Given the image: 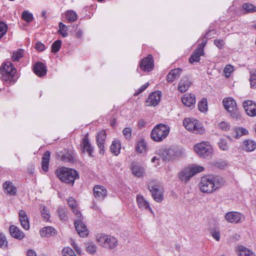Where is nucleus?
Masks as SVG:
<instances>
[{"label":"nucleus","mask_w":256,"mask_h":256,"mask_svg":"<svg viewBox=\"0 0 256 256\" xmlns=\"http://www.w3.org/2000/svg\"><path fill=\"white\" fill-rule=\"evenodd\" d=\"M58 177L64 182L74 184L76 179L79 176L77 172L72 168L62 167L56 171Z\"/></svg>","instance_id":"nucleus-3"},{"label":"nucleus","mask_w":256,"mask_h":256,"mask_svg":"<svg viewBox=\"0 0 256 256\" xmlns=\"http://www.w3.org/2000/svg\"><path fill=\"white\" fill-rule=\"evenodd\" d=\"M218 146L222 150H226L228 149V146L227 142L224 138H222L218 142Z\"/></svg>","instance_id":"nucleus-52"},{"label":"nucleus","mask_w":256,"mask_h":256,"mask_svg":"<svg viewBox=\"0 0 256 256\" xmlns=\"http://www.w3.org/2000/svg\"><path fill=\"white\" fill-rule=\"evenodd\" d=\"M62 253L63 256H76L72 249L70 248H64Z\"/></svg>","instance_id":"nucleus-50"},{"label":"nucleus","mask_w":256,"mask_h":256,"mask_svg":"<svg viewBox=\"0 0 256 256\" xmlns=\"http://www.w3.org/2000/svg\"><path fill=\"white\" fill-rule=\"evenodd\" d=\"M96 240L100 246L110 250L114 248L118 244L117 239L110 235L101 234Z\"/></svg>","instance_id":"nucleus-7"},{"label":"nucleus","mask_w":256,"mask_h":256,"mask_svg":"<svg viewBox=\"0 0 256 256\" xmlns=\"http://www.w3.org/2000/svg\"><path fill=\"white\" fill-rule=\"evenodd\" d=\"M50 156V152L47 150L42 156V168L44 172H47L48 170Z\"/></svg>","instance_id":"nucleus-28"},{"label":"nucleus","mask_w":256,"mask_h":256,"mask_svg":"<svg viewBox=\"0 0 256 256\" xmlns=\"http://www.w3.org/2000/svg\"><path fill=\"white\" fill-rule=\"evenodd\" d=\"M204 128L202 126L199 122L196 120L194 128L192 132L196 134H202L204 132Z\"/></svg>","instance_id":"nucleus-39"},{"label":"nucleus","mask_w":256,"mask_h":256,"mask_svg":"<svg viewBox=\"0 0 256 256\" xmlns=\"http://www.w3.org/2000/svg\"><path fill=\"white\" fill-rule=\"evenodd\" d=\"M243 8L246 12H256V6L249 3H246L243 4Z\"/></svg>","instance_id":"nucleus-48"},{"label":"nucleus","mask_w":256,"mask_h":256,"mask_svg":"<svg viewBox=\"0 0 256 256\" xmlns=\"http://www.w3.org/2000/svg\"><path fill=\"white\" fill-rule=\"evenodd\" d=\"M204 168L200 166L194 165L184 168L178 174V177L182 181L187 182L197 173L202 172Z\"/></svg>","instance_id":"nucleus-5"},{"label":"nucleus","mask_w":256,"mask_h":256,"mask_svg":"<svg viewBox=\"0 0 256 256\" xmlns=\"http://www.w3.org/2000/svg\"><path fill=\"white\" fill-rule=\"evenodd\" d=\"M48 212V210L46 208V206H43V208H42L41 212L46 220H48L50 217Z\"/></svg>","instance_id":"nucleus-59"},{"label":"nucleus","mask_w":256,"mask_h":256,"mask_svg":"<svg viewBox=\"0 0 256 256\" xmlns=\"http://www.w3.org/2000/svg\"><path fill=\"white\" fill-rule=\"evenodd\" d=\"M198 107L199 110L202 112H205L207 111V100L205 98H202V100L198 104Z\"/></svg>","instance_id":"nucleus-40"},{"label":"nucleus","mask_w":256,"mask_h":256,"mask_svg":"<svg viewBox=\"0 0 256 256\" xmlns=\"http://www.w3.org/2000/svg\"><path fill=\"white\" fill-rule=\"evenodd\" d=\"M8 242L5 236L0 233V248H6L7 246Z\"/></svg>","instance_id":"nucleus-51"},{"label":"nucleus","mask_w":256,"mask_h":256,"mask_svg":"<svg viewBox=\"0 0 256 256\" xmlns=\"http://www.w3.org/2000/svg\"><path fill=\"white\" fill-rule=\"evenodd\" d=\"M138 127H140V128H144L146 126V122H144V120L140 119L138 120Z\"/></svg>","instance_id":"nucleus-63"},{"label":"nucleus","mask_w":256,"mask_h":256,"mask_svg":"<svg viewBox=\"0 0 256 256\" xmlns=\"http://www.w3.org/2000/svg\"><path fill=\"white\" fill-rule=\"evenodd\" d=\"M28 256H37L36 252L32 250H30L28 251Z\"/></svg>","instance_id":"nucleus-64"},{"label":"nucleus","mask_w":256,"mask_h":256,"mask_svg":"<svg viewBox=\"0 0 256 256\" xmlns=\"http://www.w3.org/2000/svg\"><path fill=\"white\" fill-rule=\"evenodd\" d=\"M196 120H192L188 118H185L183 121V124L188 130L192 132L194 128Z\"/></svg>","instance_id":"nucleus-33"},{"label":"nucleus","mask_w":256,"mask_h":256,"mask_svg":"<svg viewBox=\"0 0 256 256\" xmlns=\"http://www.w3.org/2000/svg\"><path fill=\"white\" fill-rule=\"evenodd\" d=\"M234 70V68L232 65L228 64L226 66L224 70L226 76L228 77L230 76V73Z\"/></svg>","instance_id":"nucleus-54"},{"label":"nucleus","mask_w":256,"mask_h":256,"mask_svg":"<svg viewBox=\"0 0 256 256\" xmlns=\"http://www.w3.org/2000/svg\"><path fill=\"white\" fill-rule=\"evenodd\" d=\"M222 102L224 108L228 112L231 113L230 116L232 118L236 120L240 118V114L236 108V102L233 98H225L224 99Z\"/></svg>","instance_id":"nucleus-8"},{"label":"nucleus","mask_w":256,"mask_h":256,"mask_svg":"<svg viewBox=\"0 0 256 256\" xmlns=\"http://www.w3.org/2000/svg\"><path fill=\"white\" fill-rule=\"evenodd\" d=\"M22 18L27 22H30L34 19L32 14L26 10L22 12Z\"/></svg>","instance_id":"nucleus-43"},{"label":"nucleus","mask_w":256,"mask_h":256,"mask_svg":"<svg viewBox=\"0 0 256 256\" xmlns=\"http://www.w3.org/2000/svg\"><path fill=\"white\" fill-rule=\"evenodd\" d=\"M4 188L8 194L11 196H14L16 193V188L14 186L12 182L9 181H6L3 184Z\"/></svg>","instance_id":"nucleus-30"},{"label":"nucleus","mask_w":256,"mask_h":256,"mask_svg":"<svg viewBox=\"0 0 256 256\" xmlns=\"http://www.w3.org/2000/svg\"><path fill=\"white\" fill-rule=\"evenodd\" d=\"M238 129L240 131V135L242 136V135H246L248 134V131L246 128H239Z\"/></svg>","instance_id":"nucleus-62"},{"label":"nucleus","mask_w":256,"mask_h":256,"mask_svg":"<svg viewBox=\"0 0 256 256\" xmlns=\"http://www.w3.org/2000/svg\"><path fill=\"white\" fill-rule=\"evenodd\" d=\"M214 44L219 48L222 49L223 48L224 42V41L222 40L216 39L214 40Z\"/></svg>","instance_id":"nucleus-56"},{"label":"nucleus","mask_w":256,"mask_h":256,"mask_svg":"<svg viewBox=\"0 0 256 256\" xmlns=\"http://www.w3.org/2000/svg\"><path fill=\"white\" fill-rule=\"evenodd\" d=\"M68 204L76 216H78L81 214L76 207V201L73 198L70 197L68 200Z\"/></svg>","instance_id":"nucleus-34"},{"label":"nucleus","mask_w":256,"mask_h":256,"mask_svg":"<svg viewBox=\"0 0 256 256\" xmlns=\"http://www.w3.org/2000/svg\"><path fill=\"white\" fill-rule=\"evenodd\" d=\"M123 134L126 139H130L132 135V130L130 128H126L122 131Z\"/></svg>","instance_id":"nucleus-55"},{"label":"nucleus","mask_w":256,"mask_h":256,"mask_svg":"<svg viewBox=\"0 0 256 256\" xmlns=\"http://www.w3.org/2000/svg\"><path fill=\"white\" fill-rule=\"evenodd\" d=\"M148 189L150 190L154 200L160 202L164 200V190L159 182L152 181L148 186Z\"/></svg>","instance_id":"nucleus-6"},{"label":"nucleus","mask_w":256,"mask_h":256,"mask_svg":"<svg viewBox=\"0 0 256 256\" xmlns=\"http://www.w3.org/2000/svg\"><path fill=\"white\" fill-rule=\"evenodd\" d=\"M195 152L202 158H206L212 155V148L208 142H200L194 146Z\"/></svg>","instance_id":"nucleus-9"},{"label":"nucleus","mask_w":256,"mask_h":256,"mask_svg":"<svg viewBox=\"0 0 256 256\" xmlns=\"http://www.w3.org/2000/svg\"><path fill=\"white\" fill-rule=\"evenodd\" d=\"M62 46V41L60 40H56L52 45V52L56 53L59 51Z\"/></svg>","instance_id":"nucleus-45"},{"label":"nucleus","mask_w":256,"mask_h":256,"mask_svg":"<svg viewBox=\"0 0 256 256\" xmlns=\"http://www.w3.org/2000/svg\"><path fill=\"white\" fill-rule=\"evenodd\" d=\"M35 48L38 52H42L46 49V46L41 42H38L36 44Z\"/></svg>","instance_id":"nucleus-57"},{"label":"nucleus","mask_w":256,"mask_h":256,"mask_svg":"<svg viewBox=\"0 0 256 256\" xmlns=\"http://www.w3.org/2000/svg\"><path fill=\"white\" fill-rule=\"evenodd\" d=\"M212 237L217 241H219L220 239V235L219 230L214 228L211 230L210 232Z\"/></svg>","instance_id":"nucleus-53"},{"label":"nucleus","mask_w":256,"mask_h":256,"mask_svg":"<svg viewBox=\"0 0 256 256\" xmlns=\"http://www.w3.org/2000/svg\"><path fill=\"white\" fill-rule=\"evenodd\" d=\"M169 132V126L161 124L154 128L151 132L150 136L154 141L160 142L168 136Z\"/></svg>","instance_id":"nucleus-4"},{"label":"nucleus","mask_w":256,"mask_h":256,"mask_svg":"<svg viewBox=\"0 0 256 256\" xmlns=\"http://www.w3.org/2000/svg\"><path fill=\"white\" fill-rule=\"evenodd\" d=\"M206 43V40H203L202 42L198 44V46L197 47V48L196 49L200 50H202V52L204 54V48L205 46Z\"/></svg>","instance_id":"nucleus-61"},{"label":"nucleus","mask_w":256,"mask_h":256,"mask_svg":"<svg viewBox=\"0 0 256 256\" xmlns=\"http://www.w3.org/2000/svg\"><path fill=\"white\" fill-rule=\"evenodd\" d=\"M132 170L133 174L137 177L142 176L144 172V168L136 162L132 163Z\"/></svg>","instance_id":"nucleus-27"},{"label":"nucleus","mask_w":256,"mask_h":256,"mask_svg":"<svg viewBox=\"0 0 256 256\" xmlns=\"http://www.w3.org/2000/svg\"><path fill=\"white\" fill-rule=\"evenodd\" d=\"M1 78L9 84H14L16 81L15 74L16 72V69L14 66L12 64L7 61L2 64L0 68Z\"/></svg>","instance_id":"nucleus-2"},{"label":"nucleus","mask_w":256,"mask_h":256,"mask_svg":"<svg viewBox=\"0 0 256 256\" xmlns=\"http://www.w3.org/2000/svg\"><path fill=\"white\" fill-rule=\"evenodd\" d=\"M242 215L240 213L236 212H228L226 214L224 218L229 222L238 223L242 219Z\"/></svg>","instance_id":"nucleus-17"},{"label":"nucleus","mask_w":256,"mask_h":256,"mask_svg":"<svg viewBox=\"0 0 256 256\" xmlns=\"http://www.w3.org/2000/svg\"><path fill=\"white\" fill-rule=\"evenodd\" d=\"M224 182V179L220 176H203L199 184L200 189L202 192L210 194L222 186Z\"/></svg>","instance_id":"nucleus-1"},{"label":"nucleus","mask_w":256,"mask_h":256,"mask_svg":"<svg viewBox=\"0 0 256 256\" xmlns=\"http://www.w3.org/2000/svg\"><path fill=\"white\" fill-rule=\"evenodd\" d=\"M86 251L90 254H94L97 249V247L95 244L92 242H88L86 244Z\"/></svg>","instance_id":"nucleus-44"},{"label":"nucleus","mask_w":256,"mask_h":256,"mask_svg":"<svg viewBox=\"0 0 256 256\" xmlns=\"http://www.w3.org/2000/svg\"><path fill=\"white\" fill-rule=\"evenodd\" d=\"M256 148V143L252 140H247L244 142V149L247 151H252Z\"/></svg>","instance_id":"nucleus-37"},{"label":"nucleus","mask_w":256,"mask_h":256,"mask_svg":"<svg viewBox=\"0 0 256 256\" xmlns=\"http://www.w3.org/2000/svg\"><path fill=\"white\" fill-rule=\"evenodd\" d=\"M146 144L143 139L139 140L136 146V150L140 154L146 152Z\"/></svg>","instance_id":"nucleus-35"},{"label":"nucleus","mask_w":256,"mask_h":256,"mask_svg":"<svg viewBox=\"0 0 256 256\" xmlns=\"http://www.w3.org/2000/svg\"><path fill=\"white\" fill-rule=\"evenodd\" d=\"M18 216L22 226L26 230H28L30 228L29 221L26 212L23 210H20Z\"/></svg>","instance_id":"nucleus-24"},{"label":"nucleus","mask_w":256,"mask_h":256,"mask_svg":"<svg viewBox=\"0 0 256 256\" xmlns=\"http://www.w3.org/2000/svg\"><path fill=\"white\" fill-rule=\"evenodd\" d=\"M240 256H255L252 252L244 246L240 248Z\"/></svg>","instance_id":"nucleus-42"},{"label":"nucleus","mask_w":256,"mask_h":256,"mask_svg":"<svg viewBox=\"0 0 256 256\" xmlns=\"http://www.w3.org/2000/svg\"><path fill=\"white\" fill-rule=\"evenodd\" d=\"M58 158L65 163L74 164L76 162V154L69 152L60 151L57 153Z\"/></svg>","instance_id":"nucleus-11"},{"label":"nucleus","mask_w":256,"mask_h":256,"mask_svg":"<svg viewBox=\"0 0 256 256\" xmlns=\"http://www.w3.org/2000/svg\"><path fill=\"white\" fill-rule=\"evenodd\" d=\"M242 105L248 115L250 116H256V103L247 100L243 102Z\"/></svg>","instance_id":"nucleus-14"},{"label":"nucleus","mask_w":256,"mask_h":256,"mask_svg":"<svg viewBox=\"0 0 256 256\" xmlns=\"http://www.w3.org/2000/svg\"><path fill=\"white\" fill-rule=\"evenodd\" d=\"M24 50L22 49H19L18 51L14 52L12 56V60L18 61L19 60L23 57Z\"/></svg>","instance_id":"nucleus-41"},{"label":"nucleus","mask_w":256,"mask_h":256,"mask_svg":"<svg viewBox=\"0 0 256 256\" xmlns=\"http://www.w3.org/2000/svg\"><path fill=\"white\" fill-rule=\"evenodd\" d=\"M219 128L222 130H227L230 128V125L228 122H222L219 124Z\"/></svg>","instance_id":"nucleus-60"},{"label":"nucleus","mask_w":256,"mask_h":256,"mask_svg":"<svg viewBox=\"0 0 256 256\" xmlns=\"http://www.w3.org/2000/svg\"><path fill=\"white\" fill-rule=\"evenodd\" d=\"M58 26L60 28L58 32L61 34L63 37H66L68 36L66 26L62 22L59 23Z\"/></svg>","instance_id":"nucleus-47"},{"label":"nucleus","mask_w":256,"mask_h":256,"mask_svg":"<svg viewBox=\"0 0 256 256\" xmlns=\"http://www.w3.org/2000/svg\"><path fill=\"white\" fill-rule=\"evenodd\" d=\"M182 70L180 68L171 70L166 76V80L168 82H172L177 79L181 74Z\"/></svg>","instance_id":"nucleus-25"},{"label":"nucleus","mask_w":256,"mask_h":256,"mask_svg":"<svg viewBox=\"0 0 256 256\" xmlns=\"http://www.w3.org/2000/svg\"><path fill=\"white\" fill-rule=\"evenodd\" d=\"M9 231L10 235L15 238L22 240L24 237V234L15 226H10Z\"/></svg>","instance_id":"nucleus-23"},{"label":"nucleus","mask_w":256,"mask_h":256,"mask_svg":"<svg viewBox=\"0 0 256 256\" xmlns=\"http://www.w3.org/2000/svg\"><path fill=\"white\" fill-rule=\"evenodd\" d=\"M180 155V152L172 148H166L162 152V158L164 160H174Z\"/></svg>","instance_id":"nucleus-12"},{"label":"nucleus","mask_w":256,"mask_h":256,"mask_svg":"<svg viewBox=\"0 0 256 256\" xmlns=\"http://www.w3.org/2000/svg\"><path fill=\"white\" fill-rule=\"evenodd\" d=\"M149 86V83H146L143 86H142L137 91H136L134 94V96H138L140 93L143 92Z\"/></svg>","instance_id":"nucleus-58"},{"label":"nucleus","mask_w":256,"mask_h":256,"mask_svg":"<svg viewBox=\"0 0 256 256\" xmlns=\"http://www.w3.org/2000/svg\"><path fill=\"white\" fill-rule=\"evenodd\" d=\"M192 84V82L187 76H184L179 82L178 90L182 92L186 91Z\"/></svg>","instance_id":"nucleus-20"},{"label":"nucleus","mask_w":256,"mask_h":256,"mask_svg":"<svg viewBox=\"0 0 256 256\" xmlns=\"http://www.w3.org/2000/svg\"><path fill=\"white\" fill-rule=\"evenodd\" d=\"M136 201L140 208L143 210H148L151 212H152V209L150 208L149 203L144 200L143 196L140 195L137 196Z\"/></svg>","instance_id":"nucleus-26"},{"label":"nucleus","mask_w":256,"mask_h":256,"mask_svg":"<svg viewBox=\"0 0 256 256\" xmlns=\"http://www.w3.org/2000/svg\"><path fill=\"white\" fill-rule=\"evenodd\" d=\"M34 72L39 76H42L46 73V68L43 63L36 62L33 68Z\"/></svg>","instance_id":"nucleus-22"},{"label":"nucleus","mask_w":256,"mask_h":256,"mask_svg":"<svg viewBox=\"0 0 256 256\" xmlns=\"http://www.w3.org/2000/svg\"><path fill=\"white\" fill-rule=\"evenodd\" d=\"M56 234V230L52 226H46L40 230V234L42 237H50Z\"/></svg>","instance_id":"nucleus-29"},{"label":"nucleus","mask_w":256,"mask_h":256,"mask_svg":"<svg viewBox=\"0 0 256 256\" xmlns=\"http://www.w3.org/2000/svg\"><path fill=\"white\" fill-rule=\"evenodd\" d=\"M182 102L186 106L193 108L196 103L195 96L191 94H186L182 98Z\"/></svg>","instance_id":"nucleus-21"},{"label":"nucleus","mask_w":256,"mask_h":256,"mask_svg":"<svg viewBox=\"0 0 256 256\" xmlns=\"http://www.w3.org/2000/svg\"><path fill=\"white\" fill-rule=\"evenodd\" d=\"M8 30V26L4 22H0V39L6 34Z\"/></svg>","instance_id":"nucleus-49"},{"label":"nucleus","mask_w":256,"mask_h":256,"mask_svg":"<svg viewBox=\"0 0 256 256\" xmlns=\"http://www.w3.org/2000/svg\"><path fill=\"white\" fill-rule=\"evenodd\" d=\"M81 146L83 148L84 152L86 150L88 152V155L90 156H92V154L93 152L94 149L89 141L88 134H86L84 137L82 138L81 142Z\"/></svg>","instance_id":"nucleus-19"},{"label":"nucleus","mask_w":256,"mask_h":256,"mask_svg":"<svg viewBox=\"0 0 256 256\" xmlns=\"http://www.w3.org/2000/svg\"><path fill=\"white\" fill-rule=\"evenodd\" d=\"M65 17L68 21L70 22H74L77 20V14L72 10H69L66 12Z\"/></svg>","instance_id":"nucleus-36"},{"label":"nucleus","mask_w":256,"mask_h":256,"mask_svg":"<svg viewBox=\"0 0 256 256\" xmlns=\"http://www.w3.org/2000/svg\"><path fill=\"white\" fill-rule=\"evenodd\" d=\"M120 149L121 146L119 140H116L112 142L110 150L112 153L117 156L120 154Z\"/></svg>","instance_id":"nucleus-32"},{"label":"nucleus","mask_w":256,"mask_h":256,"mask_svg":"<svg viewBox=\"0 0 256 256\" xmlns=\"http://www.w3.org/2000/svg\"><path fill=\"white\" fill-rule=\"evenodd\" d=\"M58 212L61 220H64L67 219V210L66 208H58Z\"/></svg>","instance_id":"nucleus-46"},{"label":"nucleus","mask_w":256,"mask_h":256,"mask_svg":"<svg viewBox=\"0 0 256 256\" xmlns=\"http://www.w3.org/2000/svg\"><path fill=\"white\" fill-rule=\"evenodd\" d=\"M160 97L161 93L160 92H154L151 93L146 101L147 103H149L148 106H155L157 105L160 101Z\"/></svg>","instance_id":"nucleus-18"},{"label":"nucleus","mask_w":256,"mask_h":256,"mask_svg":"<svg viewBox=\"0 0 256 256\" xmlns=\"http://www.w3.org/2000/svg\"><path fill=\"white\" fill-rule=\"evenodd\" d=\"M76 216L77 218L74 221L76 230L80 237H86L88 234V230L82 222V214Z\"/></svg>","instance_id":"nucleus-10"},{"label":"nucleus","mask_w":256,"mask_h":256,"mask_svg":"<svg viewBox=\"0 0 256 256\" xmlns=\"http://www.w3.org/2000/svg\"><path fill=\"white\" fill-rule=\"evenodd\" d=\"M93 194L96 198L102 200L107 195V190L104 186L96 185L93 188Z\"/></svg>","instance_id":"nucleus-15"},{"label":"nucleus","mask_w":256,"mask_h":256,"mask_svg":"<svg viewBox=\"0 0 256 256\" xmlns=\"http://www.w3.org/2000/svg\"><path fill=\"white\" fill-rule=\"evenodd\" d=\"M250 84L252 88H256V70H252L250 71Z\"/></svg>","instance_id":"nucleus-38"},{"label":"nucleus","mask_w":256,"mask_h":256,"mask_svg":"<svg viewBox=\"0 0 256 256\" xmlns=\"http://www.w3.org/2000/svg\"><path fill=\"white\" fill-rule=\"evenodd\" d=\"M204 54L202 50L196 49L189 58V62L191 64H193L194 62H198L200 60V56L204 55Z\"/></svg>","instance_id":"nucleus-31"},{"label":"nucleus","mask_w":256,"mask_h":256,"mask_svg":"<svg viewBox=\"0 0 256 256\" xmlns=\"http://www.w3.org/2000/svg\"><path fill=\"white\" fill-rule=\"evenodd\" d=\"M154 66L153 58L151 55H148L144 58L140 63V67L144 71L150 72Z\"/></svg>","instance_id":"nucleus-13"},{"label":"nucleus","mask_w":256,"mask_h":256,"mask_svg":"<svg viewBox=\"0 0 256 256\" xmlns=\"http://www.w3.org/2000/svg\"><path fill=\"white\" fill-rule=\"evenodd\" d=\"M106 133L104 130L100 132L96 136V142L100 149V153L104 154V142L106 138Z\"/></svg>","instance_id":"nucleus-16"}]
</instances>
